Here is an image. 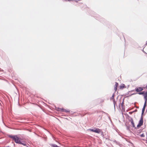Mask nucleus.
<instances>
[{"mask_svg": "<svg viewBox=\"0 0 147 147\" xmlns=\"http://www.w3.org/2000/svg\"><path fill=\"white\" fill-rule=\"evenodd\" d=\"M145 101H147V92L146 91L143 95Z\"/></svg>", "mask_w": 147, "mask_h": 147, "instance_id": "7", "label": "nucleus"}, {"mask_svg": "<svg viewBox=\"0 0 147 147\" xmlns=\"http://www.w3.org/2000/svg\"><path fill=\"white\" fill-rule=\"evenodd\" d=\"M131 123L132 125V126L133 127H135V125H134V121H133V119H132L131 121Z\"/></svg>", "mask_w": 147, "mask_h": 147, "instance_id": "11", "label": "nucleus"}, {"mask_svg": "<svg viewBox=\"0 0 147 147\" xmlns=\"http://www.w3.org/2000/svg\"><path fill=\"white\" fill-rule=\"evenodd\" d=\"M143 90V89L142 87H138L135 88V90L137 92H139Z\"/></svg>", "mask_w": 147, "mask_h": 147, "instance_id": "4", "label": "nucleus"}, {"mask_svg": "<svg viewBox=\"0 0 147 147\" xmlns=\"http://www.w3.org/2000/svg\"><path fill=\"white\" fill-rule=\"evenodd\" d=\"M65 0L66 1H72V0Z\"/></svg>", "mask_w": 147, "mask_h": 147, "instance_id": "17", "label": "nucleus"}, {"mask_svg": "<svg viewBox=\"0 0 147 147\" xmlns=\"http://www.w3.org/2000/svg\"><path fill=\"white\" fill-rule=\"evenodd\" d=\"M141 136L142 137H144V134H142V135H141Z\"/></svg>", "mask_w": 147, "mask_h": 147, "instance_id": "14", "label": "nucleus"}, {"mask_svg": "<svg viewBox=\"0 0 147 147\" xmlns=\"http://www.w3.org/2000/svg\"><path fill=\"white\" fill-rule=\"evenodd\" d=\"M147 101H145L144 106V107L142 109V114H143V113H144V111L145 108L146 106Z\"/></svg>", "mask_w": 147, "mask_h": 147, "instance_id": "5", "label": "nucleus"}, {"mask_svg": "<svg viewBox=\"0 0 147 147\" xmlns=\"http://www.w3.org/2000/svg\"><path fill=\"white\" fill-rule=\"evenodd\" d=\"M119 87H120V89H122L123 88H125L126 87V86L125 84H122L121 85H120Z\"/></svg>", "mask_w": 147, "mask_h": 147, "instance_id": "8", "label": "nucleus"}, {"mask_svg": "<svg viewBox=\"0 0 147 147\" xmlns=\"http://www.w3.org/2000/svg\"><path fill=\"white\" fill-rule=\"evenodd\" d=\"M146 92L144 91L142 92H140L138 93V94L140 95L144 94Z\"/></svg>", "mask_w": 147, "mask_h": 147, "instance_id": "12", "label": "nucleus"}, {"mask_svg": "<svg viewBox=\"0 0 147 147\" xmlns=\"http://www.w3.org/2000/svg\"><path fill=\"white\" fill-rule=\"evenodd\" d=\"M146 88L147 89V85L146 86Z\"/></svg>", "mask_w": 147, "mask_h": 147, "instance_id": "18", "label": "nucleus"}, {"mask_svg": "<svg viewBox=\"0 0 147 147\" xmlns=\"http://www.w3.org/2000/svg\"><path fill=\"white\" fill-rule=\"evenodd\" d=\"M90 131L94 132L98 134L100 133L101 132V130L98 128H96L95 129H89Z\"/></svg>", "mask_w": 147, "mask_h": 147, "instance_id": "2", "label": "nucleus"}, {"mask_svg": "<svg viewBox=\"0 0 147 147\" xmlns=\"http://www.w3.org/2000/svg\"><path fill=\"white\" fill-rule=\"evenodd\" d=\"M99 112H100L101 113H102V114L103 113V112L102 111H99Z\"/></svg>", "mask_w": 147, "mask_h": 147, "instance_id": "15", "label": "nucleus"}, {"mask_svg": "<svg viewBox=\"0 0 147 147\" xmlns=\"http://www.w3.org/2000/svg\"><path fill=\"white\" fill-rule=\"evenodd\" d=\"M9 137L14 140L16 143L22 144L24 146H26L27 147H30L29 145L28 144L27 146H26V144L22 142L20 140L21 139L19 138L17 136L10 135Z\"/></svg>", "mask_w": 147, "mask_h": 147, "instance_id": "1", "label": "nucleus"}, {"mask_svg": "<svg viewBox=\"0 0 147 147\" xmlns=\"http://www.w3.org/2000/svg\"><path fill=\"white\" fill-rule=\"evenodd\" d=\"M114 94H113L111 97V99H112L113 100V102H114V103L115 102V99L114 98Z\"/></svg>", "mask_w": 147, "mask_h": 147, "instance_id": "10", "label": "nucleus"}, {"mask_svg": "<svg viewBox=\"0 0 147 147\" xmlns=\"http://www.w3.org/2000/svg\"><path fill=\"white\" fill-rule=\"evenodd\" d=\"M143 118H142V117L141 118V119L139 121V124L137 125V127L139 128V127H140V126L143 125Z\"/></svg>", "mask_w": 147, "mask_h": 147, "instance_id": "3", "label": "nucleus"}, {"mask_svg": "<svg viewBox=\"0 0 147 147\" xmlns=\"http://www.w3.org/2000/svg\"><path fill=\"white\" fill-rule=\"evenodd\" d=\"M118 85V83L117 82H115V84L114 86V90L115 91V92L117 91V87Z\"/></svg>", "mask_w": 147, "mask_h": 147, "instance_id": "6", "label": "nucleus"}, {"mask_svg": "<svg viewBox=\"0 0 147 147\" xmlns=\"http://www.w3.org/2000/svg\"><path fill=\"white\" fill-rule=\"evenodd\" d=\"M102 115H100V119H101L102 117Z\"/></svg>", "mask_w": 147, "mask_h": 147, "instance_id": "16", "label": "nucleus"}, {"mask_svg": "<svg viewBox=\"0 0 147 147\" xmlns=\"http://www.w3.org/2000/svg\"><path fill=\"white\" fill-rule=\"evenodd\" d=\"M63 112L67 113L69 112V111H68V110L64 109Z\"/></svg>", "mask_w": 147, "mask_h": 147, "instance_id": "13", "label": "nucleus"}, {"mask_svg": "<svg viewBox=\"0 0 147 147\" xmlns=\"http://www.w3.org/2000/svg\"><path fill=\"white\" fill-rule=\"evenodd\" d=\"M64 109L63 108H58V111H59L63 112Z\"/></svg>", "mask_w": 147, "mask_h": 147, "instance_id": "9", "label": "nucleus"}]
</instances>
